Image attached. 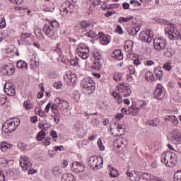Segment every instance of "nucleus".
<instances>
[{
    "instance_id": "obj_1",
    "label": "nucleus",
    "mask_w": 181,
    "mask_h": 181,
    "mask_svg": "<svg viewBox=\"0 0 181 181\" xmlns=\"http://www.w3.org/2000/svg\"><path fill=\"white\" fill-rule=\"evenodd\" d=\"M21 124V119L14 117L6 120L2 126V131L5 134H12L14 131H16L18 127Z\"/></svg>"
},
{
    "instance_id": "obj_2",
    "label": "nucleus",
    "mask_w": 181,
    "mask_h": 181,
    "mask_svg": "<svg viewBox=\"0 0 181 181\" xmlns=\"http://www.w3.org/2000/svg\"><path fill=\"white\" fill-rule=\"evenodd\" d=\"M81 86L86 94L88 95L93 94L95 90V82L90 78H85L81 82Z\"/></svg>"
},
{
    "instance_id": "obj_3",
    "label": "nucleus",
    "mask_w": 181,
    "mask_h": 181,
    "mask_svg": "<svg viewBox=\"0 0 181 181\" xmlns=\"http://www.w3.org/2000/svg\"><path fill=\"white\" fill-rule=\"evenodd\" d=\"M103 157L93 156L88 160V164L90 169L98 170V169H101V168H103Z\"/></svg>"
},
{
    "instance_id": "obj_4",
    "label": "nucleus",
    "mask_w": 181,
    "mask_h": 181,
    "mask_svg": "<svg viewBox=\"0 0 181 181\" xmlns=\"http://www.w3.org/2000/svg\"><path fill=\"white\" fill-rule=\"evenodd\" d=\"M20 165L24 170H28V175H33V173H36L37 170L32 169V163L29 160V158L26 156H23L20 158Z\"/></svg>"
},
{
    "instance_id": "obj_5",
    "label": "nucleus",
    "mask_w": 181,
    "mask_h": 181,
    "mask_svg": "<svg viewBox=\"0 0 181 181\" xmlns=\"http://www.w3.org/2000/svg\"><path fill=\"white\" fill-rule=\"evenodd\" d=\"M61 11L64 15L70 16L76 11V6L69 1H65L61 6Z\"/></svg>"
},
{
    "instance_id": "obj_6",
    "label": "nucleus",
    "mask_w": 181,
    "mask_h": 181,
    "mask_svg": "<svg viewBox=\"0 0 181 181\" xmlns=\"http://www.w3.org/2000/svg\"><path fill=\"white\" fill-rule=\"evenodd\" d=\"M153 46L156 52H161V50H165V48L166 47V40L162 37L155 38L153 40Z\"/></svg>"
},
{
    "instance_id": "obj_7",
    "label": "nucleus",
    "mask_w": 181,
    "mask_h": 181,
    "mask_svg": "<svg viewBox=\"0 0 181 181\" xmlns=\"http://www.w3.org/2000/svg\"><path fill=\"white\" fill-rule=\"evenodd\" d=\"M54 103L58 105V108L59 109V111H66V110H69L70 107V103L69 102L60 98H57L54 100Z\"/></svg>"
},
{
    "instance_id": "obj_8",
    "label": "nucleus",
    "mask_w": 181,
    "mask_h": 181,
    "mask_svg": "<svg viewBox=\"0 0 181 181\" xmlns=\"http://www.w3.org/2000/svg\"><path fill=\"white\" fill-rule=\"evenodd\" d=\"M4 92L6 95L9 97H13L16 95V90L15 86L11 82H6L4 85Z\"/></svg>"
},
{
    "instance_id": "obj_9",
    "label": "nucleus",
    "mask_w": 181,
    "mask_h": 181,
    "mask_svg": "<svg viewBox=\"0 0 181 181\" xmlns=\"http://www.w3.org/2000/svg\"><path fill=\"white\" fill-rule=\"evenodd\" d=\"M98 39L99 40V43L103 45V46H107L111 42V36L105 34L103 32L98 33Z\"/></svg>"
},
{
    "instance_id": "obj_10",
    "label": "nucleus",
    "mask_w": 181,
    "mask_h": 181,
    "mask_svg": "<svg viewBox=\"0 0 181 181\" xmlns=\"http://www.w3.org/2000/svg\"><path fill=\"white\" fill-rule=\"evenodd\" d=\"M140 39L145 43H151L153 39V31L148 30L146 33L140 34Z\"/></svg>"
},
{
    "instance_id": "obj_11",
    "label": "nucleus",
    "mask_w": 181,
    "mask_h": 181,
    "mask_svg": "<svg viewBox=\"0 0 181 181\" xmlns=\"http://www.w3.org/2000/svg\"><path fill=\"white\" fill-rule=\"evenodd\" d=\"M165 88L161 86L160 83H158L154 92V97H156L157 100H162V98L165 97Z\"/></svg>"
},
{
    "instance_id": "obj_12",
    "label": "nucleus",
    "mask_w": 181,
    "mask_h": 181,
    "mask_svg": "<svg viewBox=\"0 0 181 181\" xmlns=\"http://www.w3.org/2000/svg\"><path fill=\"white\" fill-rule=\"evenodd\" d=\"M86 166H84V165H83L80 162L74 161L72 163L71 170H73L76 173H81V172H84Z\"/></svg>"
},
{
    "instance_id": "obj_13",
    "label": "nucleus",
    "mask_w": 181,
    "mask_h": 181,
    "mask_svg": "<svg viewBox=\"0 0 181 181\" xmlns=\"http://www.w3.org/2000/svg\"><path fill=\"white\" fill-rule=\"evenodd\" d=\"M43 32L48 37H53L56 33V30L49 26L48 24L44 25Z\"/></svg>"
},
{
    "instance_id": "obj_14",
    "label": "nucleus",
    "mask_w": 181,
    "mask_h": 181,
    "mask_svg": "<svg viewBox=\"0 0 181 181\" xmlns=\"http://www.w3.org/2000/svg\"><path fill=\"white\" fill-rule=\"evenodd\" d=\"M124 47L127 53H132L134 52V41L130 40L125 41Z\"/></svg>"
},
{
    "instance_id": "obj_15",
    "label": "nucleus",
    "mask_w": 181,
    "mask_h": 181,
    "mask_svg": "<svg viewBox=\"0 0 181 181\" xmlns=\"http://www.w3.org/2000/svg\"><path fill=\"white\" fill-rule=\"evenodd\" d=\"M5 175L6 177H16L21 175V172H19L18 169H10L6 170Z\"/></svg>"
},
{
    "instance_id": "obj_16",
    "label": "nucleus",
    "mask_w": 181,
    "mask_h": 181,
    "mask_svg": "<svg viewBox=\"0 0 181 181\" xmlns=\"http://www.w3.org/2000/svg\"><path fill=\"white\" fill-rule=\"evenodd\" d=\"M3 73L7 76H12L15 73V67L13 66H4Z\"/></svg>"
},
{
    "instance_id": "obj_17",
    "label": "nucleus",
    "mask_w": 181,
    "mask_h": 181,
    "mask_svg": "<svg viewBox=\"0 0 181 181\" xmlns=\"http://www.w3.org/2000/svg\"><path fill=\"white\" fill-rule=\"evenodd\" d=\"M139 30H141V27L139 26L127 28V32L129 35H131V36H136Z\"/></svg>"
},
{
    "instance_id": "obj_18",
    "label": "nucleus",
    "mask_w": 181,
    "mask_h": 181,
    "mask_svg": "<svg viewBox=\"0 0 181 181\" xmlns=\"http://www.w3.org/2000/svg\"><path fill=\"white\" fill-rule=\"evenodd\" d=\"M165 121H170L173 127L179 124V119L175 115H168L165 117Z\"/></svg>"
},
{
    "instance_id": "obj_19",
    "label": "nucleus",
    "mask_w": 181,
    "mask_h": 181,
    "mask_svg": "<svg viewBox=\"0 0 181 181\" xmlns=\"http://www.w3.org/2000/svg\"><path fill=\"white\" fill-rule=\"evenodd\" d=\"M42 129L37 135V141H43L46 138V124H42Z\"/></svg>"
},
{
    "instance_id": "obj_20",
    "label": "nucleus",
    "mask_w": 181,
    "mask_h": 181,
    "mask_svg": "<svg viewBox=\"0 0 181 181\" xmlns=\"http://www.w3.org/2000/svg\"><path fill=\"white\" fill-rule=\"evenodd\" d=\"M112 57L116 59V60H122V59H124V55L121 50L116 49L112 53Z\"/></svg>"
},
{
    "instance_id": "obj_21",
    "label": "nucleus",
    "mask_w": 181,
    "mask_h": 181,
    "mask_svg": "<svg viewBox=\"0 0 181 181\" xmlns=\"http://www.w3.org/2000/svg\"><path fill=\"white\" fill-rule=\"evenodd\" d=\"M173 139L174 141H177L179 144H181V133L177 129H175L173 131Z\"/></svg>"
},
{
    "instance_id": "obj_22",
    "label": "nucleus",
    "mask_w": 181,
    "mask_h": 181,
    "mask_svg": "<svg viewBox=\"0 0 181 181\" xmlns=\"http://www.w3.org/2000/svg\"><path fill=\"white\" fill-rule=\"evenodd\" d=\"M140 108L136 107V105H132L129 107V112L130 115H134V117H136L138 114H139Z\"/></svg>"
},
{
    "instance_id": "obj_23",
    "label": "nucleus",
    "mask_w": 181,
    "mask_h": 181,
    "mask_svg": "<svg viewBox=\"0 0 181 181\" xmlns=\"http://www.w3.org/2000/svg\"><path fill=\"white\" fill-rule=\"evenodd\" d=\"M62 181H76V177L71 173H65L62 176Z\"/></svg>"
},
{
    "instance_id": "obj_24",
    "label": "nucleus",
    "mask_w": 181,
    "mask_h": 181,
    "mask_svg": "<svg viewBox=\"0 0 181 181\" xmlns=\"http://www.w3.org/2000/svg\"><path fill=\"white\" fill-rule=\"evenodd\" d=\"M175 55V49L173 48L168 47L164 50V56L165 57H172Z\"/></svg>"
},
{
    "instance_id": "obj_25",
    "label": "nucleus",
    "mask_w": 181,
    "mask_h": 181,
    "mask_svg": "<svg viewBox=\"0 0 181 181\" xmlns=\"http://www.w3.org/2000/svg\"><path fill=\"white\" fill-rule=\"evenodd\" d=\"M77 53H83L84 52H90V48L87 47L84 44H81L78 46V48L76 49Z\"/></svg>"
},
{
    "instance_id": "obj_26",
    "label": "nucleus",
    "mask_w": 181,
    "mask_h": 181,
    "mask_svg": "<svg viewBox=\"0 0 181 181\" xmlns=\"http://www.w3.org/2000/svg\"><path fill=\"white\" fill-rule=\"evenodd\" d=\"M154 74L156 76V79L158 80L159 81L163 78V72H162V71L159 69H154Z\"/></svg>"
},
{
    "instance_id": "obj_27",
    "label": "nucleus",
    "mask_w": 181,
    "mask_h": 181,
    "mask_svg": "<svg viewBox=\"0 0 181 181\" xmlns=\"http://www.w3.org/2000/svg\"><path fill=\"white\" fill-rule=\"evenodd\" d=\"M117 149H119V148H125V146H127V140H125V139L119 138L117 140Z\"/></svg>"
},
{
    "instance_id": "obj_28",
    "label": "nucleus",
    "mask_w": 181,
    "mask_h": 181,
    "mask_svg": "<svg viewBox=\"0 0 181 181\" xmlns=\"http://www.w3.org/2000/svg\"><path fill=\"white\" fill-rule=\"evenodd\" d=\"M121 95L122 97H128V95H131V88H125L123 89H120L119 90Z\"/></svg>"
},
{
    "instance_id": "obj_29",
    "label": "nucleus",
    "mask_w": 181,
    "mask_h": 181,
    "mask_svg": "<svg viewBox=\"0 0 181 181\" xmlns=\"http://www.w3.org/2000/svg\"><path fill=\"white\" fill-rule=\"evenodd\" d=\"M147 125H151V127H159V119L157 118L148 119L147 120Z\"/></svg>"
},
{
    "instance_id": "obj_30",
    "label": "nucleus",
    "mask_w": 181,
    "mask_h": 181,
    "mask_svg": "<svg viewBox=\"0 0 181 181\" xmlns=\"http://www.w3.org/2000/svg\"><path fill=\"white\" fill-rule=\"evenodd\" d=\"M16 67L18 69H23L24 70H28V64L25 61L20 60L16 64Z\"/></svg>"
},
{
    "instance_id": "obj_31",
    "label": "nucleus",
    "mask_w": 181,
    "mask_h": 181,
    "mask_svg": "<svg viewBox=\"0 0 181 181\" xmlns=\"http://www.w3.org/2000/svg\"><path fill=\"white\" fill-rule=\"evenodd\" d=\"M134 19V16H130L129 17H119L118 18L119 23H125L127 22H129V21H132Z\"/></svg>"
},
{
    "instance_id": "obj_32",
    "label": "nucleus",
    "mask_w": 181,
    "mask_h": 181,
    "mask_svg": "<svg viewBox=\"0 0 181 181\" xmlns=\"http://www.w3.org/2000/svg\"><path fill=\"white\" fill-rule=\"evenodd\" d=\"M119 176V173H118V170L117 168L114 167L110 168V177H118Z\"/></svg>"
},
{
    "instance_id": "obj_33",
    "label": "nucleus",
    "mask_w": 181,
    "mask_h": 181,
    "mask_svg": "<svg viewBox=\"0 0 181 181\" xmlns=\"http://www.w3.org/2000/svg\"><path fill=\"white\" fill-rule=\"evenodd\" d=\"M116 125V129H117L118 132H119V136L124 135L125 134V126L123 124H117Z\"/></svg>"
},
{
    "instance_id": "obj_34",
    "label": "nucleus",
    "mask_w": 181,
    "mask_h": 181,
    "mask_svg": "<svg viewBox=\"0 0 181 181\" xmlns=\"http://www.w3.org/2000/svg\"><path fill=\"white\" fill-rule=\"evenodd\" d=\"M145 79L147 81H155V76H153V74H152V72L148 71L145 75Z\"/></svg>"
},
{
    "instance_id": "obj_35",
    "label": "nucleus",
    "mask_w": 181,
    "mask_h": 181,
    "mask_svg": "<svg viewBox=\"0 0 181 181\" xmlns=\"http://www.w3.org/2000/svg\"><path fill=\"white\" fill-rule=\"evenodd\" d=\"M91 24L87 23L86 21H82L79 25L81 26V29H84L85 32H87L88 30V28H90V25Z\"/></svg>"
},
{
    "instance_id": "obj_36",
    "label": "nucleus",
    "mask_w": 181,
    "mask_h": 181,
    "mask_svg": "<svg viewBox=\"0 0 181 181\" xmlns=\"http://www.w3.org/2000/svg\"><path fill=\"white\" fill-rule=\"evenodd\" d=\"M79 57H81L83 60H87L90 57V51H85L84 52L78 53Z\"/></svg>"
},
{
    "instance_id": "obj_37",
    "label": "nucleus",
    "mask_w": 181,
    "mask_h": 181,
    "mask_svg": "<svg viewBox=\"0 0 181 181\" xmlns=\"http://www.w3.org/2000/svg\"><path fill=\"white\" fill-rule=\"evenodd\" d=\"M112 77L114 80L118 83V81H121V80H122V74L120 72H115L113 74Z\"/></svg>"
},
{
    "instance_id": "obj_38",
    "label": "nucleus",
    "mask_w": 181,
    "mask_h": 181,
    "mask_svg": "<svg viewBox=\"0 0 181 181\" xmlns=\"http://www.w3.org/2000/svg\"><path fill=\"white\" fill-rule=\"evenodd\" d=\"M59 105L55 102L54 103H51V110L52 114H57L59 112Z\"/></svg>"
},
{
    "instance_id": "obj_39",
    "label": "nucleus",
    "mask_w": 181,
    "mask_h": 181,
    "mask_svg": "<svg viewBox=\"0 0 181 181\" xmlns=\"http://www.w3.org/2000/svg\"><path fill=\"white\" fill-rule=\"evenodd\" d=\"M48 25L54 30L57 29V28H60V24L59 23V21L56 20L51 21Z\"/></svg>"
},
{
    "instance_id": "obj_40",
    "label": "nucleus",
    "mask_w": 181,
    "mask_h": 181,
    "mask_svg": "<svg viewBox=\"0 0 181 181\" xmlns=\"http://www.w3.org/2000/svg\"><path fill=\"white\" fill-rule=\"evenodd\" d=\"M56 47L59 53H62L63 49H64V42L60 41L58 44H57Z\"/></svg>"
},
{
    "instance_id": "obj_41",
    "label": "nucleus",
    "mask_w": 181,
    "mask_h": 181,
    "mask_svg": "<svg viewBox=\"0 0 181 181\" xmlns=\"http://www.w3.org/2000/svg\"><path fill=\"white\" fill-rule=\"evenodd\" d=\"M143 176H148L149 179H151V180H156V181H162L160 180V178H159V177H156L155 175H152L151 174H148V173H144L143 175Z\"/></svg>"
},
{
    "instance_id": "obj_42",
    "label": "nucleus",
    "mask_w": 181,
    "mask_h": 181,
    "mask_svg": "<svg viewBox=\"0 0 181 181\" xmlns=\"http://www.w3.org/2000/svg\"><path fill=\"white\" fill-rule=\"evenodd\" d=\"M35 112H36V114L38 112V115H40V117H46V113L42 110L41 107H36L35 109Z\"/></svg>"
},
{
    "instance_id": "obj_43",
    "label": "nucleus",
    "mask_w": 181,
    "mask_h": 181,
    "mask_svg": "<svg viewBox=\"0 0 181 181\" xmlns=\"http://www.w3.org/2000/svg\"><path fill=\"white\" fill-rule=\"evenodd\" d=\"M60 118H61V116L59 112L54 113L53 119L55 124H59V122H60Z\"/></svg>"
},
{
    "instance_id": "obj_44",
    "label": "nucleus",
    "mask_w": 181,
    "mask_h": 181,
    "mask_svg": "<svg viewBox=\"0 0 181 181\" xmlns=\"http://www.w3.org/2000/svg\"><path fill=\"white\" fill-rule=\"evenodd\" d=\"M23 105L25 110H32L33 108V104L30 103V101H25Z\"/></svg>"
},
{
    "instance_id": "obj_45",
    "label": "nucleus",
    "mask_w": 181,
    "mask_h": 181,
    "mask_svg": "<svg viewBox=\"0 0 181 181\" xmlns=\"http://www.w3.org/2000/svg\"><path fill=\"white\" fill-rule=\"evenodd\" d=\"M30 36H32L31 33H21V39H23V40H25V39H29V37H30Z\"/></svg>"
},
{
    "instance_id": "obj_46",
    "label": "nucleus",
    "mask_w": 181,
    "mask_h": 181,
    "mask_svg": "<svg viewBox=\"0 0 181 181\" xmlns=\"http://www.w3.org/2000/svg\"><path fill=\"white\" fill-rule=\"evenodd\" d=\"M174 181H181V170H179L174 174Z\"/></svg>"
},
{
    "instance_id": "obj_47",
    "label": "nucleus",
    "mask_w": 181,
    "mask_h": 181,
    "mask_svg": "<svg viewBox=\"0 0 181 181\" xmlns=\"http://www.w3.org/2000/svg\"><path fill=\"white\" fill-rule=\"evenodd\" d=\"M168 155L167 154H164L161 157V162H163L164 163V165H167L169 164V160H168Z\"/></svg>"
},
{
    "instance_id": "obj_48",
    "label": "nucleus",
    "mask_w": 181,
    "mask_h": 181,
    "mask_svg": "<svg viewBox=\"0 0 181 181\" xmlns=\"http://www.w3.org/2000/svg\"><path fill=\"white\" fill-rule=\"evenodd\" d=\"M88 32L90 35L91 39H94L95 40H97V39H98V35H97V33H95V32H94L93 30H90Z\"/></svg>"
},
{
    "instance_id": "obj_49",
    "label": "nucleus",
    "mask_w": 181,
    "mask_h": 181,
    "mask_svg": "<svg viewBox=\"0 0 181 181\" xmlns=\"http://www.w3.org/2000/svg\"><path fill=\"white\" fill-rule=\"evenodd\" d=\"M98 146L100 148V151H105V147L103 146V141H101V139H98Z\"/></svg>"
},
{
    "instance_id": "obj_50",
    "label": "nucleus",
    "mask_w": 181,
    "mask_h": 181,
    "mask_svg": "<svg viewBox=\"0 0 181 181\" xmlns=\"http://www.w3.org/2000/svg\"><path fill=\"white\" fill-rule=\"evenodd\" d=\"M157 22H158V23H161V25H168V26H170V25H169V22L166 19L158 18Z\"/></svg>"
},
{
    "instance_id": "obj_51",
    "label": "nucleus",
    "mask_w": 181,
    "mask_h": 181,
    "mask_svg": "<svg viewBox=\"0 0 181 181\" xmlns=\"http://www.w3.org/2000/svg\"><path fill=\"white\" fill-rule=\"evenodd\" d=\"M93 57L95 59V60H97L98 62L101 61V59H103V57H101V54H100V53L98 52H94L93 54Z\"/></svg>"
},
{
    "instance_id": "obj_52",
    "label": "nucleus",
    "mask_w": 181,
    "mask_h": 181,
    "mask_svg": "<svg viewBox=\"0 0 181 181\" xmlns=\"http://www.w3.org/2000/svg\"><path fill=\"white\" fill-rule=\"evenodd\" d=\"M129 86H128V85H127V83H124V82H121L119 83V88L118 90H122L124 88H129Z\"/></svg>"
},
{
    "instance_id": "obj_53",
    "label": "nucleus",
    "mask_w": 181,
    "mask_h": 181,
    "mask_svg": "<svg viewBox=\"0 0 181 181\" xmlns=\"http://www.w3.org/2000/svg\"><path fill=\"white\" fill-rule=\"evenodd\" d=\"M9 2L13 4L14 5H21L23 2V0H8Z\"/></svg>"
},
{
    "instance_id": "obj_54",
    "label": "nucleus",
    "mask_w": 181,
    "mask_h": 181,
    "mask_svg": "<svg viewBox=\"0 0 181 181\" xmlns=\"http://www.w3.org/2000/svg\"><path fill=\"white\" fill-rule=\"evenodd\" d=\"M54 88H57V90H59L62 88V87H63V83H62V81L55 82L54 83Z\"/></svg>"
},
{
    "instance_id": "obj_55",
    "label": "nucleus",
    "mask_w": 181,
    "mask_h": 181,
    "mask_svg": "<svg viewBox=\"0 0 181 181\" xmlns=\"http://www.w3.org/2000/svg\"><path fill=\"white\" fill-rule=\"evenodd\" d=\"M130 5H134V6H141V5H142V4L139 3V1H138L136 0H131Z\"/></svg>"
},
{
    "instance_id": "obj_56",
    "label": "nucleus",
    "mask_w": 181,
    "mask_h": 181,
    "mask_svg": "<svg viewBox=\"0 0 181 181\" xmlns=\"http://www.w3.org/2000/svg\"><path fill=\"white\" fill-rule=\"evenodd\" d=\"M116 33H118V35H122V33H124V30H122V27H121V25L117 26Z\"/></svg>"
},
{
    "instance_id": "obj_57",
    "label": "nucleus",
    "mask_w": 181,
    "mask_h": 181,
    "mask_svg": "<svg viewBox=\"0 0 181 181\" xmlns=\"http://www.w3.org/2000/svg\"><path fill=\"white\" fill-rule=\"evenodd\" d=\"M6 101V96L0 95V105H4Z\"/></svg>"
},
{
    "instance_id": "obj_58",
    "label": "nucleus",
    "mask_w": 181,
    "mask_h": 181,
    "mask_svg": "<svg viewBox=\"0 0 181 181\" xmlns=\"http://www.w3.org/2000/svg\"><path fill=\"white\" fill-rule=\"evenodd\" d=\"M163 68L168 70V71H170V70H172V65H170V63L167 62L164 64Z\"/></svg>"
},
{
    "instance_id": "obj_59",
    "label": "nucleus",
    "mask_w": 181,
    "mask_h": 181,
    "mask_svg": "<svg viewBox=\"0 0 181 181\" xmlns=\"http://www.w3.org/2000/svg\"><path fill=\"white\" fill-rule=\"evenodd\" d=\"M50 139H52V138L47 137L43 142V145H45V146H49V145H50Z\"/></svg>"
},
{
    "instance_id": "obj_60",
    "label": "nucleus",
    "mask_w": 181,
    "mask_h": 181,
    "mask_svg": "<svg viewBox=\"0 0 181 181\" xmlns=\"http://www.w3.org/2000/svg\"><path fill=\"white\" fill-rule=\"evenodd\" d=\"M43 91H45V86H42L41 91H40L37 94V98H43Z\"/></svg>"
},
{
    "instance_id": "obj_61",
    "label": "nucleus",
    "mask_w": 181,
    "mask_h": 181,
    "mask_svg": "<svg viewBox=\"0 0 181 181\" xmlns=\"http://www.w3.org/2000/svg\"><path fill=\"white\" fill-rule=\"evenodd\" d=\"M6 27V23L5 18H2L1 22H0V29H4V28Z\"/></svg>"
},
{
    "instance_id": "obj_62",
    "label": "nucleus",
    "mask_w": 181,
    "mask_h": 181,
    "mask_svg": "<svg viewBox=\"0 0 181 181\" xmlns=\"http://www.w3.org/2000/svg\"><path fill=\"white\" fill-rule=\"evenodd\" d=\"M6 27V23L5 18H2L1 22H0V29H4V28Z\"/></svg>"
},
{
    "instance_id": "obj_63",
    "label": "nucleus",
    "mask_w": 181,
    "mask_h": 181,
    "mask_svg": "<svg viewBox=\"0 0 181 181\" xmlns=\"http://www.w3.org/2000/svg\"><path fill=\"white\" fill-rule=\"evenodd\" d=\"M128 70H129L130 74H134L135 73V67L132 65L129 66Z\"/></svg>"
},
{
    "instance_id": "obj_64",
    "label": "nucleus",
    "mask_w": 181,
    "mask_h": 181,
    "mask_svg": "<svg viewBox=\"0 0 181 181\" xmlns=\"http://www.w3.org/2000/svg\"><path fill=\"white\" fill-rule=\"evenodd\" d=\"M0 181H5V174L1 169H0Z\"/></svg>"
}]
</instances>
